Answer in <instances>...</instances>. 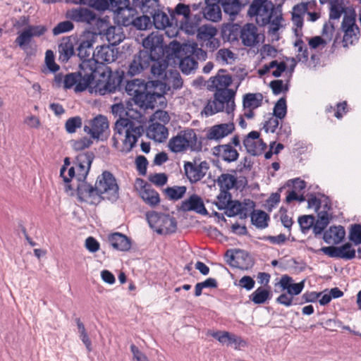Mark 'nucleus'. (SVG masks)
I'll use <instances>...</instances> for the list:
<instances>
[{"label":"nucleus","instance_id":"nucleus-1","mask_svg":"<svg viewBox=\"0 0 361 361\" xmlns=\"http://www.w3.org/2000/svg\"><path fill=\"white\" fill-rule=\"evenodd\" d=\"M111 113L119 116L114 128V134L111 138L113 147L123 153H128L135 147L138 139L144 133V128L140 123L128 118H123V116L137 119L141 118L142 115L137 111L133 114L130 109L126 111L122 103L112 105Z\"/></svg>","mask_w":361,"mask_h":361},{"label":"nucleus","instance_id":"nucleus-2","mask_svg":"<svg viewBox=\"0 0 361 361\" xmlns=\"http://www.w3.org/2000/svg\"><path fill=\"white\" fill-rule=\"evenodd\" d=\"M76 188L79 200L92 204H97L102 200L115 202L119 197L116 179L109 171L98 176L94 186L82 180L78 182Z\"/></svg>","mask_w":361,"mask_h":361},{"label":"nucleus","instance_id":"nucleus-3","mask_svg":"<svg viewBox=\"0 0 361 361\" xmlns=\"http://www.w3.org/2000/svg\"><path fill=\"white\" fill-rule=\"evenodd\" d=\"M247 15L254 17L259 26L269 25V33L276 35L282 27L283 20L281 10L269 0H253L250 4Z\"/></svg>","mask_w":361,"mask_h":361},{"label":"nucleus","instance_id":"nucleus-4","mask_svg":"<svg viewBox=\"0 0 361 361\" xmlns=\"http://www.w3.org/2000/svg\"><path fill=\"white\" fill-rule=\"evenodd\" d=\"M97 37L96 30L85 32L80 39V44L77 49L78 56L81 60L79 68L94 75H95V50L93 49V44Z\"/></svg>","mask_w":361,"mask_h":361},{"label":"nucleus","instance_id":"nucleus-5","mask_svg":"<svg viewBox=\"0 0 361 361\" xmlns=\"http://www.w3.org/2000/svg\"><path fill=\"white\" fill-rule=\"evenodd\" d=\"M168 147L173 153L185 152L188 150L200 152L202 144L198 140L195 130L187 128L173 136L168 142Z\"/></svg>","mask_w":361,"mask_h":361},{"label":"nucleus","instance_id":"nucleus-6","mask_svg":"<svg viewBox=\"0 0 361 361\" xmlns=\"http://www.w3.org/2000/svg\"><path fill=\"white\" fill-rule=\"evenodd\" d=\"M66 16L73 21L85 23L90 26H97V28L92 27V32L96 30L97 34H102L105 30V28H102V27L104 25L106 27V21L98 18L94 11L87 8L78 7L68 10Z\"/></svg>","mask_w":361,"mask_h":361},{"label":"nucleus","instance_id":"nucleus-7","mask_svg":"<svg viewBox=\"0 0 361 361\" xmlns=\"http://www.w3.org/2000/svg\"><path fill=\"white\" fill-rule=\"evenodd\" d=\"M146 218L150 228L159 234L167 235L176 231V219L169 214L149 212L147 213Z\"/></svg>","mask_w":361,"mask_h":361},{"label":"nucleus","instance_id":"nucleus-8","mask_svg":"<svg viewBox=\"0 0 361 361\" xmlns=\"http://www.w3.org/2000/svg\"><path fill=\"white\" fill-rule=\"evenodd\" d=\"M94 78L95 75L80 68L78 72L68 73L64 76L63 87L71 89L75 85V92H81L87 88Z\"/></svg>","mask_w":361,"mask_h":361},{"label":"nucleus","instance_id":"nucleus-9","mask_svg":"<svg viewBox=\"0 0 361 361\" xmlns=\"http://www.w3.org/2000/svg\"><path fill=\"white\" fill-rule=\"evenodd\" d=\"M355 13L354 11L345 13L341 23V30L344 33L342 42L344 47L353 44L358 40L360 29L356 25Z\"/></svg>","mask_w":361,"mask_h":361},{"label":"nucleus","instance_id":"nucleus-10","mask_svg":"<svg viewBox=\"0 0 361 361\" xmlns=\"http://www.w3.org/2000/svg\"><path fill=\"white\" fill-rule=\"evenodd\" d=\"M94 154L92 152L79 153L73 161V166L77 172L78 182L85 180L94 160Z\"/></svg>","mask_w":361,"mask_h":361},{"label":"nucleus","instance_id":"nucleus-11","mask_svg":"<svg viewBox=\"0 0 361 361\" xmlns=\"http://www.w3.org/2000/svg\"><path fill=\"white\" fill-rule=\"evenodd\" d=\"M135 188L139 192L140 196L145 204L152 207L157 206L160 202L159 193L152 188V185L143 179L137 178Z\"/></svg>","mask_w":361,"mask_h":361},{"label":"nucleus","instance_id":"nucleus-12","mask_svg":"<svg viewBox=\"0 0 361 361\" xmlns=\"http://www.w3.org/2000/svg\"><path fill=\"white\" fill-rule=\"evenodd\" d=\"M153 57L154 55L150 54L147 50L140 51L134 56L129 65L128 75L134 76L140 74L150 66Z\"/></svg>","mask_w":361,"mask_h":361},{"label":"nucleus","instance_id":"nucleus-13","mask_svg":"<svg viewBox=\"0 0 361 361\" xmlns=\"http://www.w3.org/2000/svg\"><path fill=\"white\" fill-rule=\"evenodd\" d=\"M209 164L206 161L197 164L195 161H185L184 171L186 177L191 183H195L202 179L208 169Z\"/></svg>","mask_w":361,"mask_h":361},{"label":"nucleus","instance_id":"nucleus-14","mask_svg":"<svg viewBox=\"0 0 361 361\" xmlns=\"http://www.w3.org/2000/svg\"><path fill=\"white\" fill-rule=\"evenodd\" d=\"M243 145L247 152L253 156L261 154L267 147L263 140L259 138V133L255 130L249 133L244 138Z\"/></svg>","mask_w":361,"mask_h":361},{"label":"nucleus","instance_id":"nucleus-15","mask_svg":"<svg viewBox=\"0 0 361 361\" xmlns=\"http://www.w3.org/2000/svg\"><path fill=\"white\" fill-rule=\"evenodd\" d=\"M109 129V121L106 116L99 115L90 121V126H85L84 130L92 138L99 139L103 133Z\"/></svg>","mask_w":361,"mask_h":361},{"label":"nucleus","instance_id":"nucleus-16","mask_svg":"<svg viewBox=\"0 0 361 361\" xmlns=\"http://www.w3.org/2000/svg\"><path fill=\"white\" fill-rule=\"evenodd\" d=\"M234 130L235 126L232 122L217 124L208 129L206 136L209 140H220L231 134Z\"/></svg>","mask_w":361,"mask_h":361},{"label":"nucleus","instance_id":"nucleus-17","mask_svg":"<svg viewBox=\"0 0 361 361\" xmlns=\"http://www.w3.org/2000/svg\"><path fill=\"white\" fill-rule=\"evenodd\" d=\"M226 70H219L216 75L211 77L208 80L207 88L209 90L229 89L228 87L232 83V78L229 74H226Z\"/></svg>","mask_w":361,"mask_h":361},{"label":"nucleus","instance_id":"nucleus-18","mask_svg":"<svg viewBox=\"0 0 361 361\" xmlns=\"http://www.w3.org/2000/svg\"><path fill=\"white\" fill-rule=\"evenodd\" d=\"M212 151L214 156L228 163L236 161L239 157V153L231 143L217 145L213 147Z\"/></svg>","mask_w":361,"mask_h":361},{"label":"nucleus","instance_id":"nucleus-19","mask_svg":"<svg viewBox=\"0 0 361 361\" xmlns=\"http://www.w3.org/2000/svg\"><path fill=\"white\" fill-rule=\"evenodd\" d=\"M117 58V52L108 45L97 47L95 49V71L98 63H111Z\"/></svg>","mask_w":361,"mask_h":361},{"label":"nucleus","instance_id":"nucleus-20","mask_svg":"<svg viewBox=\"0 0 361 361\" xmlns=\"http://www.w3.org/2000/svg\"><path fill=\"white\" fill-rule=\"evenodd\" d=\"M162 42L161 36L152 33L143 39L142 46L150 54L157 56L163 54Z\"/></svg>","mask_w":361,"mask_h":361},{"label":"nucleus","instance_id":"nucleus-21","mask_svg":"<svg viewBox=\"0 0 361 361\" xmlns=\"http://www.w3.org/2000/svg\"><path fill=\"white\" fill-rule=\"evenodd\" d=\"M257 27L252 23H247L242 27L240 39L246 47H253L259 42Z\"/></svg>","mask_w":361,"mask_h":361},{"label":"nucleus","instance_id":"nucleus-22","mask_svg":"<svg viewBox=\"0 0 361 361\" xmlns=\"http://www.w3.org/2000/svg\"><path fill=\"white\" fill-rule=\"evenodd\" d=\"M180 209L183 212L195 211L200 214H207L202 200L197 195H192L188 199L181 202Z\"/></svg>","mask_w":361,"mask_h":361},{"label":"nucleus","instance_id":"nucleus-23","mask_svg":"<svg viewBox=\"0 0 361 361\" xmlns=\"http://www.w3.org/2000/svg\"><path fill=\"white\" fill-rule=\"evenodd\" d=\"M145 90L142 89L138 92V94L135 95L134 102L140 108H152L154 106L157 98L161 97V94L157 92H145Z\"/></svg>","mask_w":361,"mask_h":361},{"label":"nucleus","instance_id":"nucleus-24","mask_svg":"<svg viewBox=\"0 0 361 361\" xmlns=\"http://www.w3.org/2000/svg\"><path fill=\"white\" fill-rule=\"evenodd\" d=\"M206 6L203 8L204 17L210 21L218 22L221 19V8L219 1L205 0Z\"/></svg>","mask_w":361,"mask_h":361},{"label":"nucleus","instance_id":"nucleus-25","mask_svg":"<svg viewBox=\"0 0 361 361\" xmlns=\"http://www.w3.org/2000/svg\"><path fill=\"white\" fill-rule=\"evenodd\" d=\"M216 183L220 187V190L228 191L234 187L238 188L240 185L246 184L247 180L245 178H243V180H238L233 175L222 173L218 177Z\"/></svg>","mask_w":361,"mask_h":361},{"label":"nucleus","instance_id":"nucleus-26","mask_svg":"<svg viewBox=\"0 0 361 361\" xmlns=\"http://www.w3.org/2000/svg\"><path fill=\"white\" fill-rule=\"evenodd\" d=\"M108 240L112 247L119 251H128L131 247L130 239L126 235L116 232L108 237Z\"/></svg>","mask_w":361,"mask_h":361},{"label":"nucleus","instance_id":"nucleus-27","mask_svg":"<svg viewBox=\"0 0 361 361\" xmlns=\"http://www.w3.org/2000/svg\"><path fill=\"white\" fill-rule=\"evenodd\" d=\"M120 78L109 75L105 82L97 84L95 91L100 95L114 93L117 90H120Z\"/></svg>","mask_w":361,"mask_h":361},{"label":"nucleus","instance_id":"nucleus-28","mask_svg":"<svg viewBox=\"0 0 361 361\" xmlns=\"http://www.w3.org/2000/svg\"><path fill=\"white\" fill-rule=\"evenodd\" d=\"M168 135V129L165 126L157 122L152 123L147 129V136L156 142H164Z\"/></svg>","mask_w":361,"mask_h":361},{"label":"nucleus","instance_id":"nucleus-29","mask_svg":"<svg viewBox=\"0 0 361 361\" xmlns=\"http://www.w3.org/2000/svg\"><path fill=\"white\" fill-rule=\"evenodd\" d=\"M162 54L154 55V59L152 60L151 73L157 79L162 80L166 77V69L169 66L168 61L161 57Z\"/></svg>","mask_w":361,"mask_h":361},{"label":"nucleus","instance_id":"nucleus-30","mask_svg":"<svg viewBox=\"0 0 361 361\" xmlns=\"http://www.w3.org/2000/svg\"><path fill=\"white\" fill-rule=\"evenodd\" d=\"M115 13H116V20L118 24L125 27L133 25L134 19H135V15L137 14L135 8L128 5Z\"/></svg>","mask_w":361,"mask_h":361},{"label":"nucleus","instance_id":"nucleus-31","mask_svg":"<svg viewBox=\"0 0 361 361\" xmlns=\"http://www.w3.org/2000/svg\"><path fill=\"white\" fill-rule=\"evenodd\" d=\"M345 235V231L342 226H331L324 233V240L329 244H338L341 243Z\"/></svg>","mask_w":361,"mask_h":361},{"label":"nucleus","instance_id":"nucleus-32","mask_svg":"<svg viewBox=\"0 0 361 361\" xmlns=\"http://www.w3.org/2000/svg\"><path fill=\"white\" fill-rule=\"evenodd\" d=\"M221 99H224L222 92H215L213 100L209 101L204 109V114L207 116L220 111H226V106L223 105L220 100Z\"/></svg>","mask_w":361,"mask_h":361},{"label":"nucleus","instance_id":"nucleus-33","mask_svg":"<svg viewBox=\"0 0 361 361\" xmlns=\"http://www.w3.org/2000/svg\"><path fill=\"white\" fill-rule=\"evenodd\" d=\"M153 20L154 27L158 30H163L167 27H171L174 23L171 18L169 16L159 8L154 12L149 14Z\"/></svg>","mask_w":361,"mask_h":361},{"label":"nucleus","instance_id":"nucleus-34","mask_svg":"<svg viewBox=\"0 0 361 361\" xmlns=\"http://www.w3.org/2000/svg\"><path fill=\"white\" fill-rule=\"evenodd\" d=\"M242 27L236 23H228L224 25L221 29V35L224 39L228 41L237 40L240 37Z\"/></svg>","mask_w":361,"mask_h":361},{"label":"nucleus","instance_id":"nucleus-35","mask_svg":"<svg viewBox=\"0 0 361 361\" xmlns=\"http://www.w3.org/2000/svg\"><path fill=\"white\" fill-rule=\"evenodd\" d=\"M133 6L149 15L159 8V0H133Z\"/></svg>","mask_w":361,"mask_h":361},{"label":"nucleus","instance_id":"nucleus-36","mask_svg":"<svg viewBox=\"0 0 361 361\" xmlns=\"http://www.w3.org/2000/svg\"><path fill=\"white\" fill-rule=\"evenodd\" d=\"M165 86L169 88L180 89L183 85V81L180 78V73L177 70H170L166 73V77L161 80Z\"/></svg>","mask_w":361,"mask_h":361},{"label":"nucleus","instance_id":"nucleus-37","mask_svg":"<svg viewBox=\"0 0 361 361\" xmlns=\"http://www.w3.org/2000/svg\"><path fill=\"white\" fill-rule=\"evenodd\" d=\"M263 96L261 93H247L243 96V106L245 109H255L262 104Z\"/></svg>","mask_w":361,"mask_h":361},{"label":"nucleus","instance_id":"nucleus-38","mask_svg":"<svg viewBox=\"0 0 361 361\" xmlns=\"http://www.w3.org/2000/svg\"><path fill=\"white\" fill-rule=\"evenodd\" d=\"M181 51H179V56L181 57L179 63V68L183 73L188 75L197 68V62L190 54L182 56Z\"/></svg>","mask_w":361,"mask_h":361},{"label":"nucleus","instance_id":"nucleus-39","mask_svg":"<svg viewBox=\"0 0 361 361\" xmlns=\"http://www.w3.org/2000/svg\"><path fill=\"white\" fill-rule=\"evenodd\" d=\"M218 92H222L224 99H220L223 105L226 106V112L228 114L233 113L235 109V91L232 89L219 90Z\"/></svg>","mask_w":361,"mask_h":361},{"label":"nucleus","instance_id":"nucleus-40","mask_svg":"<svg viewBox=\"0 0 361 361\" xmlns=\"http://www.w3.org/2000/svg\"><path fill=\"white\" fill-rule=\"evenodd\" d=\"M190 9L189 6L179 3L175 7L173 11L171 13V20L176 26H178L180 20L177 18L178 16H183L182 20L190 18Z\"/></svg>","mask_w":361,"mask_h":361},{"label":"nucleus","instance_id":"nucleus-41","mask_svg":"<svg viewBox=\"0 0 361 361\" xmlns=\"http://www.w3.org/2000/svg\"><path fill=\"white\" fill-rule=\"evenodd\" d=\"M59 60L66 62L74 54L73 43L68 39H63L59 45Z\"/></svg>","mask_w":361,"mask_h":361},{"label":"nucleus","instance_id":"nucleus-42","mask_svg":"<svg viewBox=\"0 0 361 361\" xmlns=\"http://www.w3.org/2000/svg\"><path fill=\"white\" fill-rule=\"evenodd\" d=\"M329 224V214L326 211L318 212L317 219L313 223V232L315 235L321 234Z\"/></svg>","mask_w":361,"mask_h":361},{"label":"nucleus","instance_id":"nucleus-43","mask_svg":"<svg viewBox=\"0 0 361 361\" xmlns=\"http://www.w3.org/2000/svg\"><path fill=\"white\" fill-rule=\"evenodd\" d=\"M182 51L185 52V54L189 53L195 60L205 61L207 58V52L202 48H199L196 43L185 44L182 48Z\"/></svg>","mask_w":361,"mask_h":361},{"label":"nucleus","instance_id":"nucleus-44","mask_svg":"<svg viewBox=\"0 0 361 361\" xmlns=\"http://www.w3.org/2000/svg\"><path fill=\"white\" fill-rule=\"evenodd\" d=\"M269 215L264 211H254L251 214V221L259 228H265L268 226Z\"/></svg>","mask_w":361,"mask_h":361},{"label":"nucleus","instance_id":"nucleus-45","mask_svg":"<svg viewBox=\"0 0 361 361\" xmlns=\"http://www.w3.org/2000/svg\"><path fill=\"white\" fill-rule=\"evenodd\" d=\"M271 296V292L263 287L257 288L250 295V299L256 305L264 303Z\"/></svg>","mask_w":361,"mask_h":361},{"label":"nucleus","instance_id":"nucleus-46","mask_svg":"<svg viewBox=\"0 0 361 361\" xmlns=\"http://www.w3.org/2000/svg\"><path fill=\"white\" fill-rule=\"evenodd\" d=\"M32 38L31 32L25 27L18 33V37L15 39V43L19 46L20 48L25 50L30 44Z\"/></svg>","mask_w":361,"mask_h":361},{"label":"nucleus","instance_id":"nucleus-47","mask_svg":"<svg viewBox=\"0 0 361 361\" xmlns=\"http://www.w3.org/2000/svg\"><path fill=\"white\" fill-rule=\"evenodd\" d=\"M217 30L212 26L200 27L197 31V39L202 42H205L212 37H216Z\"/></svg>","mask_w":361,"mask_h":361},{"label":"nucleus","instance_id":"nucleus-48","mask_svg":"<svg viewBox=\"0 0 361 361\" xmlns=\"http://www.w3.org/2000/svg\"><path fill=\"white\" fill-rule=\"evenodd\" d=\"M185 186H173L168 187L165 189L166 195L173 200H178L181 199L186 192Z\"/></svg>","mask_w":361,"mask_h":361},{"label":"nucleus","instance_id":"nucleus-49","mask_svg":"<svg viewBox=\"0 0 361 361\" xmlns=\"http://www.w3.org/2000/svg\"><path fill=\"white\" fill-rule=\"evenodd\" d=\"M75 322H76V324H77V326L78 329V332L80 334L79 336H80L81 341L85 345L87 350L89 352L91 351L92 350V348H91L92 342L89 338V336L87 335V333L85 327V325L80 321V318H76Z\"/></svg>","mask_w":361,"mask_h":361},{"label":"nucleus","instance_id":"nucleus-50","mask_svg":"<svg viewBox=\"0 0 361 361\" xmlns=\"http://www.w3.org/2000/svg\"><path fill=\"white\" fill-rule=\"evenodd\" d=\"M231 201V195L228 191L220 190L217 196V201L215 202L218 209H225Z\"/></svg>","mask_w":361,"mask_h":361},{"label":"nucleus","instance_id":"nucleus-51","mask_svg":"<svg viewBox=\"0 0 361 361\" xmlns=\"http://www.w3.org/2000/svg\"><path fill=\"white\" fill-rule=\"evenodd\" d=\"M242 207L240 208L238 216L241 219H246L248 216H251L252 213L255 211V203L254 201L247 199L241 203Z\"/></svg>","mask_w":361,"mask_h":361},{"label":"nucleus","instance_id":"nucleus-52","mask_svg":"<svg viewBox=\"0 0 361 361\" xmlns=\"http://www.w3.org/2000/svg\"><path fill=\"white\" fill-rule=\"evenodd\" d=\"M151 18L149 14H143L142 16L135 17L133 25L138 30H147L152 26Z\"/></svg>","mask_w":361,"mask_h":361},{"label":"nucleus","instance_id":"nucleus-53","mask_svg":"<svg viewBox=\"0 0 361 361\" xmlns=\"http://www.w3.org/2000/svg\"><path fill=\"white\" fill-rule=\"evenodd\" d=\"M142 89L146 90V87L138 80L128 82L126 86V91L129 95L133 97V100L135 99V95L138 94Z\"/></svg>","mask_w":361,"mask_h":361},{"label":"nucleus","instance_id":"nucleus-54","mask_svg":"<svg viewBox=\"0 0 361 361\" xmlns=\"http://www.w3.org/2000/svg\"><path fill=\"white\" fill-rule=\"evenodd\" d=\"M286 186L291 188V190L288 192H294L298 194L300 193L306 188V183L300 178H296L288 180L286 183Z\"/></svg>","mask_w":361,"mask_h":361},{"label":"nucleus","instance_id":"nucleus-55","mask_svg":"<svg viewBox=\"0 0 361 361\" xmlns=\"http://www.w3.org/2000/svg\"><path fill=\"white\" fill-rule=\"evenodd\" d=\"M287 112V106L286 99L280 98L274 107V116L279 119L283 118Z\"/></svg>","mask_w":361,"mask_h":361},{"label":"nucleus","instance_id":"nucleus-56","mask_svg":"<svg viewBox=\"0 0 361 361\" xmlns=\"http://www.w3.org/2000/svg\"><path fill=\"white\" fill-rule=\"evenodd\" d=\"M180 28L185 31L189 35H193L198 31L200 27H198L197 23H193L190 21V18L188 20H180L178 23Z\"/></svg>","mask_w":361,"mask_h":361},{"label":"nucleus","instance_id":"nucleus-57","mask_svg":"<svg viewBox=\"0 0 361 361\" xmlns=\"http://www.w3.org/2000/svg\"><path fill=\"white\" fill-rule=\"evenodd\" d=\"M216 59L217 61H221L228 64L234 61L235 55L228 49H221L217 51Z\"/></svg>","mask_w":361,"mask_h":361},{"label":"nucleus","instance_id":"nucleus-58","mask_svg":"<svg viewBox=\"0 0 361 361\" xmlns=\"http://www.w3.org/2000/svg\"><path fill=\"white\" fill-rule=\"evenodd\" d=\"M82 126V118L80 116H74L68 118L65 123L66 130L68 133H73L78 128Z\"/></svg>","mask_w":361,"mask_h":361},{"label":"nucleus","instance_id":"nucleus-59","mask_svg":"<svg viewBox=\"0 0 361 361\" xmlns=\"http://www.w3.org/2000/svg\"><path fill=\"white\" fill-rule=\"evenodd\" d=\"M314 218L312 215H303L298 218V224L303 233H306L310 228H313Z\"/></svg>","mask_w":361,"mask_h":361},{"label":"nucleus","instance_id":"nucleus-60","mask_svg":"<svg viewBox=\"0 0 361 361\" xmlns=\"http://www.w3.org/2000/svg\"><path fill=\"white\" fill-rule=\"evenodd\" d=\"M295 47L298 48V54L297 58L302 62H306L309 58V53L306 45L302 39H298L295 42Z\"/></svg>","mask_w":361,"mask_h":361},{"label":"nucleus","instance_id":"nucleus-61","mask_svg":"<svg viewBox=\"0 0 361 361\" xmlns=\"http://www.w3.org/2000/svg\"><path fill=\"white\" fill-rule=\"evenodd\" d=\"M74 28L73 23L66 20L58 23L52 30L53 35L56 36L72 30Z\"/></svg>","mask_w":361,"mask_h":361},{"label":"nucleus","instance_id":"nucleus-62","mask_svg":"<svg viewBox=\"0 0 361 361\" xmlns=\"http://www.w3.org/2000/svg\"><path fill=\"white\" fill-rule=\"evenodd\" d=\"M338 249H340L341 252L339 253L340 256H338V258L352 259L355 257V250L352 248V245L349 243L338 247Z\"/></svg>","mask_w":361,"mask_h":361},{"label":"nucleus","instance_id":"nucleus-63","mask_svg":"<svg viewBox=\"0 0 361 361\" xmlns=\"http://www.w3.org/2000/svg\"><path fill=\"white\" fill-rule=\"evenodd\" d=\"M350 240L355 245L361 243V225L353 224L351 226L349 233Z\"/></svg>","mask_w":361,"mask_h":361},{"label":"nucleus","instance_id":"nucleus-64","mask_svg":"<svg viewBox=\"0 0 361 361\" xmlns=\"http://www.w3.org/2000/svg\"><path fill=\"white\" fill-rule=\"evenodd\" d=\"M92 144V141L90 138L84 137L78 140L72 141V147L75 151H82L86 148H88Z\"/></svg>","mask_w":361,"mask_h":361}]
</instances>
